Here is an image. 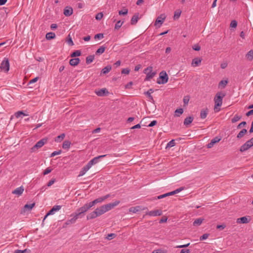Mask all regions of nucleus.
<instances>
[{
	"instance_id": "nucleus-1",
	"label": "nucleus",
	"mask_w": 253,
	"mask_h": 253,
	"mask_svg": "<svg viewBox=\"0 0 253 253\" xmlns=\"http://www.w3.org/2000/svg\"><path fill=\"white\" fill-rule=\"evenodd\" d=\"M106 212H107L106 210L103 205L97 208L94 211L88 214L86 216V218L87 220L92 219L102 215Z\"/></svg>"
},
{
	"instance_id": "nucleus-2",
	"label": "nucleus",
	"mask_w": 253,
	"mask_h": 253,
	"mask_svg": "<svg viewBox=\"0 0 253 253\" xmlns=\"http://www.w3.org/2000/svg\"><path fill=\"white\" fill-rule=\"evenodd\" d=\"M225 96V93L219 91L217 92L214 98V109L215 112L219 111L220 109H218L217 107H219L222 105L223 98Z\"/></svg>"
},
{
	"instance_id": "nucleus-3",
	"label": "nucleus",
	"mask_w": 253,
	"mask_h": 253,
	"mask_svg": "<svg viewBox=\"0 0 253 253\" xmlns=\"http://www.w3.org/2000/svg\"><path fill=\"white\" fill-rule=\"evenodd\" d=\"M92 206L90 203L85 204L83 206L77 210L75 213L80 217L82 218L85 214V213L88 211Z\"/></svg>"
},
{
	"instance_id": "nucleus-4",
	"label": "nucleus",
	"mask_w": 253,
	"mask_h": 253,
	"mask_svg": "<svg viewBox=\"0 0 253 253\" xmlns=\"http://www.w3.org/2000/svg\"><path fill=\"white\" fill-rule=\"evenodd\" d=\"M168 79L169 77L166 72L162 71L160 73L159 78L158 79L157 83L158 84H165L168 82Z\"/></svg>"
},
{
	"instance_id": "nucleus-5",
	"label": "nucleus",
	"mask_w": 253,
	"mask_h": 253,
	"mask_svg": "<svg viewBox=\"0 0 253 253\" xmlns=\"http://www.w3.org/2000/svg\"><path fill=\"white\" fill-rule=\"evenodd\" d=\"M144 73L146 74V81H149L153 78L156 75V73L152 72V67H148L144 70Z\"/></svg>"
},
{
	"instance_id": "nucleus-6",
	"label": "nucleus",
	"mask_w": 253,
	"mask_h": 253,
	"mask_svg": "<svg viewBox=\"0 0 253 253\" xmlns=\"http://www.w3.org/2000/svg\"><path fill=\"white\" fill-rule=\"evenodd\" d=\"M47 138H42L38 142L31 148L32 151L34 152L37 149L41 148L43 145L47 142Z\"/></svg>"
},
{
	"instance_id": "nucleus-7",
	"label": "nucleus",
	"mask_w": 253,
	"mask_h": 253,
	"mask_svg": "<svg viewBox=\"0 0 253 253\" xmlns=\"http://www.w3.org/2000/svg\"><path fill=\"white\" fill-rule=\"evenodd\" d=\"M0 69L5 72L9 70V62L7 58H4L0 64Z\"/></svg>"
},
{
	"instance_id": "nucleus-8",
	"label": "nucleus",
	"mask_w": 253,
	"mask_h": 253,
	"mask_svg": "<svg viewBox=\"0 0 253 253\" xmlns=\"http://www.w3.org/2000/svg\"><path fill=\"white\" fill-rule=\"evenodd\" d=\"M106 155H103L96 157L92 159V160H91L90 161H89V162L87 163V165L89 166L90 168H91L92 166L98 163L101 158H104L106 157Z\"/></svg>"
},
{
	"instance_id": "nucleus-9",
	"label": "nucleus",
	"mask_w": 253,
	"mask_h": 253,
	"mask_svg": "<svg viewBox=\"0 0 253 253\" xmlns=\"http://www.w3.org/2000/svg\"><path fill=\"white\" fill-rule=\"evenodd\" d=\"M71 217H72L71 219L67 220L65 224L66 225H70L71 224H73L76 222V220L80 217L75 212L71 215Z\"/></svg>"
},
{
	"instance_id": "nucleus-10",
	"label": "nucleus",
	"mask_w": 253,
	"mask_h": 253,
	"mask_svg": "<svg viewBox=\"0 0 253 253\" xmlns=\"http://www.w3.org/2000/svg\"><path fill=\"white\" fill-rule=\"evenodd\" d=\"M120 203L119 201H116L114 203H110L106 205H103L106 211H109L110 210L113 209L115 207L118 206Z\"/></svg>"
},
{
	"instance_id": "nucleus-11",
	"label": "nucleus",
	"mask_w": 253,
	"mask_h": 253,
	"mask_svg": "<svg viewBox=\"0 0 253 253\" xmlns=\"http://www.w3.org/2000/svg\"><path fill=\"white\" fill-rule=\"evenodd\" d=\"M166 18V16L165 15V14H161L156 19V20L155 22V25L156 26L158 24H160V25H162V24L164 23Z\"/></svg>"
},
{
	"instance_id": "nucleus-12",
	"label": "nucleus",
	"mask_w": 253,
	"mask_h": 253,
	"mask_svg": "<svg viewBox=\"0 0 253 253\" xmlns=\"http://www.w3.org/2000/svg\"><path fill=\"white\" fill-rule=\"evenodd\" d=\"M251 220V217L250 216H243L240 218H238L237 219V223H248Z\"/></svg>"
},
{
	"instance_id": "nucleus-13",
	"label": "nucleus",
	"mask_w": 253,
	"mask_h": 253,
	"mask_svg": "<svg viewBox=\"0 0 253 253\" xmlns=\"http://www.w3.org/2000/svg\"><path fill=\"white\" fill-rule=\"evenodd\" d=\"M251 142L247 141L245 143L242 145L240 149L241 152H245L253 146V144H251Z\"/></svg>"
},
{
	"instance_id": "nucleus-14",
	"label": "nucleus",
	"mask_w": 253,
	"mask_h": 253,
	"mask_svg": "<svg viewBox=\"0 0 253 253\" xmlns=\"http://www.w3.org/2000/svg\"><path fill=\"white\" fill-rule=\"evenodd\" d=\"M61 209V206L56 205V206H53L52 207V208L45 215L44 218H45L49 215L54 214L55 212L59 211Z\"/></svg>"
},
{
	"instance_id": "nucleus-15",
	"label": "nucleus",
	"mask_w": 253,
	"mask_h": 253,
	"mask_svg": "<svg viewBox=\"0 0 253 253\" xmlns=\"http://www.w3.org/2000/svg\"><path fill=\"white\" fill-rule=\"evenodd\" d=\"M146 214L151 216H159L162 214V211L159 210L151 211L146 212Z\"/></svg>"
},
{
	"instance_id": "nucleus-16",
	"label": "nucleus",
	"mask_w": 253,
	"mask_h": 253,
	"mask_svg": "<svg viewBox=\"0 0 253 253\" xmlns=\"http://www.w3.org/2000/svg\"><path fill=\"white\" fill-rule=\"evenodd\" d=\"M24 191V188L23 186H21L19 187H18L16 188L14 190H13L12 192V193L13 194L17 195L18 196H19L22 194Z\"/></svg>"
},
{
	"instance_id": "nucleus-17",
	"label": "nucleus",
	"mask_w": 253,
	"mask_h": 253,
	"mask_svg": "<svg viewBox=\"0 0 253 253\" xmlns=\"http://www.w3.org/2000/svg\"><path fill=\"white\" fill-rule=\"evenodd\" d=\"M95 93L98 96H105L106 94H108V91L106 88H103L97 91H95Z\"/></svg>"
},
{
	"instance_id": "nucleus-18",
	"label": "nucleus",
	"mask_w": 253,
	"mask_h": 253,
	"mask_svg": "<svg viewBox=\"0 0 253 253\" xmlns=\"http://www.w3.org/2000/svg\"><path fill=\"white\" fill-rule=\"evenodd\" d=\"M220 138L215 137L213 138L211 142L208 144L207 147L209 148H211L215 143L218 142L220 140Z\"/></svg>"
},
{
	"instance_id": "nucleus-19",
	"label": "nucleus",
	"mask_w": 253,
	"mask_h": 253,
	"mask_svg": "<svg viewBox=\"0 0 253 253\" xmlns=\"http://www.w3.org/2000/svg\"><path fill=\"white\" fill-rule=\"evenodd\" d=\"M73 10L71 7H66L64 10V14L66 16H69L73 14Z\"/></svg>"
},
{
	"instance_id": "nucleus-20",
	"label": "nucleus",
	"mask_w": 253,
	"mask_h": 253,
	"mask_svg": "<svg viewBox=\"0 0 253 253\" xmlns=\"http://www.w3.org/2000/svg\"><path fill=\"white\" fill-rule=\"evenodd\" d=\"M89 166L87 164L81 170L80 172V174L79 175V176H82L84 175L86 171H87L90 169Z\"/></svg>"
},
{
	"instance_id": "nucleus-21",
	"label": "nucleus",
	"mask_w": 253,
	"mask_h": 253,
	"mask_svg": "<svg viewBox=\"0 0 253 253\" xmlns=\"http://www.w3.org/2000/svg\"><path fill=\"white\" fill-rule=\"evenodd\" d=\"M202 61V59L200 58H195L193 59L192 65L194 67L199 66Z\"/></svg>"
},
{
	"instance_id": "nucleus-22",
	"label": "nucleus",
	"mask_w": 253,
	"mask_h": 253,
	"mask_svg": "<svg viewBox=\"0 0 253 253\" xmlns=\"http://www.w3.org/2000/svg\"><path fill=\"white\" fill-rule=\"evenodd\" d=\"M208 112H209V110L208 108H206L205 109H202L200 112L201 118L202 119H205L207 116Z\"/></svg>"
},
{
	"instance_id": "nucleus-23",
	"label": "nucleus",
	"mask_w": 253,
	"mask_h": 253,
	"mask_svg": "<svg viewBox=\"0 0 253 253\" xmlns=\"http://www.w3.org/2000/svg\"><path fill=\"white\" fill-rule=\"evenodd\" d=\"M80 60L79 58H75L70 59V64L72 66H76L80 63Z\"/></svg>"
},
{
	"instance_id": "nucleus-24",
	"label": "nucleus",
	"mask_w": 253,
	"mask_h": 253,
	"mask_svg": "<svg viewBox=\"0 0 253 253\" xmlns=\"http://www.w3.org/2000/svg\"><path fill=\"white\" fill-rule=\"evenodd\" d=\"M103 201H104V199H103V197H101L97 198V199H95L94 200H93V201L90 202L89 203H90L92 207H93L95 205H96L98 203H101Z\"/></svg>"
},
{
	"instance_id": "nucleus-25",
	"label": "nucleus",
	"mask_w": 253,
	"mask_h": 253,
	"mask_svg": "<svg viewBox=\"0 0 253 253\" xmlns=\"http://www.w3.org/2000/svg\"><path fill=\"white\" fill-rule=\"evenodd\" d=\"M139 19V13H135L131 19V24L132 25H135L138 21Z\"/></svg>"
},
{
	"instance_id": "nucleus-26",
	"label": "nucleus",
	"mask_w": 253,
	"mask_h": 253,
	"mask_svg": "<svg viewBox=\"0 0 253 253\" xmlns=\"http://www.w3.org/2000/svg\"><path fill=\"white\" fill-rule=\"evenodd\" d=\"M193 120H194V118L191 116H189V117L186 118L184 121V123H183L184 125L185 126L189 125L192 122Z\"/></svg>"
},
{
	"instance_id": "nucleus-27",
	"label": "nucleus",
	"mask_w": 253,
	"mask_h": 253,
	"mask_svg": "<svg viewBox=\"0 0 253 253\" xmlns=\"http://www.w3.org/2000/svg\"><path fill=\"white\" fill-rule=\"evenodd\" d=\"M35 205V203H34L31 204L25 205L23 208L24 211L25 212L26 211L31 210Z\"/></svg>"
},
{
	"instance_id": "nucleus-28",
	"label": "nucleus",
	"mask_w": 253,
	"mask_h": 253,
	"mask_svg": "<svg viewBox=\"0 0 253 253\" xmlns=\"http://www.w3.org/2000/svg\"><path fill=\"white\" fill-rule=\"evenodd\" d=\"M184 189V187H181L179 188H178L172 192H169V193H168V196H171V195H173L175 194H177V193H178L179 192H181L182 190H183Z\"/></svg>"
},
{
	"instance_id": "nucleus-29",
	"label": "nucleus",
	"mask_w": 253,
	"mask_h": 253,
	"mask_svg": "<svg viewBox=\"0 0 253 253\" xmlns=\"http://www.w3.org/2000/svg\"><path fill=\"white\" fill-rule=\"evenodd\" d=\"M111 69H112V67L111 65H108V66H106L102 70L101 74H106L109 73L110 71V70H111Z\"/></svg>"
},
{
	"instance_id": "nucleus-30",
	"label": "nucleus",
	"mask_w": 253,
	"mask_h": 253,
	"mask_svg": "<svg viewBox=\"0 0 253 253\" xmlns=\"http://www.w3.org/2000/svg\"><path fill=\"white\" fill-rule=\"evenodd\" d=\"M247 132V130L246 129H245V128L243 129L237 134V138L238 139H240V138H242Z\"/></svg>"
},
{
	"instance_id": "nucleus-31",
	"label": "nucleus",
	"mask_w": 253,
	"mask_h": 253,
	"mask_svg": "<svg viewBox=\"0 0 253 253\" xmlns=\"http://www.w3.org/2000/svg\"><path fill=\"white\" fill-rule=\"evenodd\" d=\"M246 57L249 61H252L253 60V50H250L246 55Z\"/></svg>"
},
{
	"instance_id": "nucleus-32",
	"label": "nucleus",
	"mask_w": 253,
	"mask_h": 253,
	"mask_svg": "<svg viewBox=\"0 0 253 253\" xmlns=\"http://www.w3.org/2000/svg\"><path fill=\"white\" fill-rule=\"evenodd\" d=\"M71 143L69 141L66 140L64 141L63 145H62V148L64 149H69L70 147Z\"/></svg>"
},
{
	"instance_id": "nucleus-33",
	"label": "nucleus",
	"mask_w": 253,
	"mask_h": 253,
	"mask_svg": "<svg viewBox=\"0 0 253 253\" xmlns=\"http://www.w3.org/2000/svg\"><path fill=\"white\" fill-rule=\"evenodd\" d=\"M203 220H204V219L202 218H197L193 222V225L194 226H199L202 224Z\"/></svg>"
},
{
	"instance_id": "nucleus-34",
	"label": "nucleus",
	"mask_w": 253,
	"mask_h": 253,
	"mask_svg": "<svg viewBox=\"0 0 253 253\" xmlns=\"http://www.w3.org/2000/svg\"><path fill=\"white\" fill-rule=\"evenodd\" d=\"M55 37V34L52 32H49L46 34L45 38L47 40H52L54 39Z\"/></svg>"
},
{
	"instance_id": "nucleus-35",
	"label": "nucleus",
	"mask_w": 253,
	"mask_h": 253,
	"mask_svg": "<svg viewBox=\"0 0 253 253\" xmlns=\"http://www.w3.org/2000/svg\"><path fill=\"white\" fill-rule=\"evenodd\" d=\"M106 47L104 46H101L96 51L95 53L96 55H100L103 53L105 50Z\"/></svg>"
},
{
	"instance_id": "nucleus-36",
	"label": "nucleus",
	"mask_w": 253,
	"mask_h": 253,
	"mask_svg": "<svg viewBox=\"0 0 253 253\" xmlns=\"http://www.w3.org/2000/svg\"><path fill=\"white\" fill-rule=\"evenodd\" d=\"M153 91L152 89H150L146 93L151 101H154L153 96L151 95V93H153Z\"/></svg>"
},
{
	"instance_id": "nucleus-37",
	"label": "nucleus",
	"mask_w": 253,
	"mask_h": 253,
	"mask_svg": "<svg viewBox=\"0 0 253 253\" xmlns=\"http://www.w3.org/2000/svg\"><path fill=\"white\" fill-rule=\"evenodd\" d=\"M81 55V51L79 50H75L71 54L70 56L71 57H75L79 56Z\"/></svg>"
},
{
	"instance_id": "nucleus-38",
	"label": "nucleus",
	"mask_w": 253,
	"mask_h": 253,
	"mask_svg": "<svg viewBox=\"0 0 253 253\" xmlns=\"http://www.w3.org/2000/svg\"><path fill=\"white\" fill-rule=\"evenodd\" d=\"M65 135L64 133H62L61 134L58 135L57 137H56L55 139V141L56 142H60L62 141L65 137Z\"/></svg>"
},
{
	"instance_id": "nucleus-39",
	"label": "nucleus",
	"mask_w": 253,
	"mask_h": 253,
	"mask_svg": "<svg viewBox=\"0 0 253 253\" xmlns=\"http://www.w3.org/2000/svg\"><path fill=\"white\" fill-rule=\"evenodd\" d=\"M94 55L88 56L86 58V63L87 64H89V63H91L93 61V60H94Z\"/></svg>"
},
{
	"instance_id": "nucleus-40",
	"label": "nucleus",
	"mask_w": 253,
	"mask_h": 253,
	"mask_svg": "<svg viewBox=\"0 0 253 253\" xmlns=\"http://www.w3.org/2000/svg\"><path fill=\"white\" fill-rule=\"evenodd\" d=\"M228 83L226 80H222L219 83V86L222 88H224Z\"/></svg>"
},
{
	"instance_id": "nucleus-41",
	"label": "nucleus",
	"mask_w": 253,
	"mask_h": 253,
	"mask_svg": "<svg viewBox=\"0 0 253 253\" xmlns=\"http://www.w3.org/2000/svg\"><path fill=\"white\" fill-rule=\"evenodd\" d=\"M139 210V207L136 206L135 207H131L129 209V211L133 213H136Z\"/></svg>"
},
{
	"instance_id": "nucleus-42",
	"label": "nucleus",
	"mask_w": 253,
	"mask_h": 253,
	"mask_svg": "<svg viewBox=\"0 0 253 253\" xmlns=\"http://www.w3.org/2000/svg\"><path fill=\"white\" fill-rule=\"evenodd\" d=\"M183 112V109L179 108L177 109L175 111V116L177 117H179Z\"/></svg>"
},
{
	"instance_id": "nucleus-43",
	"label": "nucleus",
	"mask_w": 253,
	"mask_h": 253,
	"mask_svg": "<svg viewBox=\"0 0 253 253\" xmlns=\"http://www.w3.org/2000/svg\"><path fill=\"white\" fill-rule=\"evenodd\" d=\"M241 118V116H238L237 115H235L234 117L232 119L231 122L232 123H234L237 121H238L239 120H240Z\"/></svg>"
},
{
	"instance_id": "nucleus-44",
	"label": "nucleus",
	"mask_w": 253,
	"mask_h": 253,
	"mask_svg": "<svg viewBox=\"0 0 253 253\" xmlns=\"http://www.w3.org/2000/svg\"><path fill=\"white\" fill-rule=\"evenodd\" d=\"M181 13V11L180 10H176L174 12V17H173L174 19H178L180 17Z\"/></svg>"
},
{
	"instance_id": "nucleus-45",
	"label": "nucleus",
	"mask_w": 253,
	"mask_h": 253,
	"mask_svg": "<svg viewBox=\"0 0 253 253\" xmlns=\"http://www.w3.org/2000/svg\"><path fill=\"white\" fill-rule=\"evenodd\" d=\"M30 252V251L27 249L24 250H16L14 251V253H29Z\"/></svg>"
},
{
	"instance_id": "nucleus-46",
	"label": "nucleus",
	"mask_w": 253,
	"mask_h": 253,
	"mask_svg": "<svg viewBox=\"0 0 253 253\" xmlns=\"http://www.w3.org/2000/svg\"><path fill=\"white\" fill-rule=\"evenodd\" d=\"M123 22H121L120 20L118 21L115 24V29H119L122 25Z\"/></svg>"
},
{
	"instance_id": "nucleus-47",
	"label": "nucleus",
	"mask_w": 253,
	"mask_h": 253,
	"mask_svg": "<svg viewBox=\"0 0 253 253\" xmlns=\"http://www.w3.org/2000/svg\"><path fill=\"white\" fill-rule=\"evenodd\" d=\"M175 145L174 140L172 139L170 140L167 144V147H171Z\"/></svg>"
},
{
	"instance_id": "nucleus-48",
	"label": "nucleus",
	"mask_w": 253,
	"mask_h": 253,
	"mask_svg": "<svg viewBox=\"0 0 253 253\" xmlns=\"http://www.w3.org/2000/svg\"><path fill=\"white\" fill-rule=\"evenodd\" d=\"M116 236V235L114 233H111L108 234L107 236L106 237V239H107L108 240H110L113 238H114Z\"/></svg>"
},
{
	"instance_id": "nucleus-49",
	"label": "nucleus",
	"mask_w": 253,
	"mask_h": 253,
	"mask_svg": "<svg viewBox=\"0 0 253 253\" xmlns=\"http://www.w3.org/2000/svg\"><path fill=\"white\" fill-rule=\"evenodd\" d=\"M67 42L70 45L72 46L74 45V42H73L72 40V38H71L70 35H68V39L67 40Z\"/></svg>"
},
{
	"instance_id": "nucleus-50",
	"label": "nucleus",
	"mask_w": 253,
	"mask_h": 253,
	"mask_svg": "<svg viewBox=\"0 0 253 253\" xmlns=\"http://www.w3.org/2000/svg\"><path fill=\"white\" fill-rule=\"evenodd\" d=\"M61 152H62L61 150L54 151L53 152H52L51 154L50 157H53L56 155H59L61 153Z\"/></svg>"
},
{
	"instance_id": "nucleus-51",
	"label": "nucleus",
	"mask_w": 253,
	"mask_h": 253,
	"mask_svg": "<svg viewBox=\"0 0 253 253\" xmlns=\"http://www.w3.org/2000/svg\"><path fill=\"white\" fill-rule=\"evenodd\" d=\"M209 236V234L205 233V234H203L202 236L200 237V240L203 241L204 240H206L208 238Z\"/></svg>"
},
{
	"instance_id": "nucleus-52",
	"label": "nucleus",
	"mask_w": 253,
	"mask_h": 253,
	"mask_svg": "<svg viewBox=\"0 0 253 253\" xmlns=\"http://www.w3.org/2000/svg\"><path fill=\"white\" fill-rule=\"evenodd\" d=\"M104 38V35L102 33H99L95 35V39H103Z\"/></svg>"
},
{
	"instance_id": "nucleus-53",
	"label": "nucleus",
	"mask_w": 253,
	"mask_h": 253,
	"mask_svg": "<svg viewBox=\"0 0 253 253\" xmlns=\"http://www.w3.org/2000/svg\"><path fill=\"white\" fill-rule=\"evenodd\" d=\"M127 12H128L127 9L126 8H125L122 10H120L119 11V15H126V14H127Z\"/></svg>"
},
{
	"instance_id": "nucleus-54",
	"label": "nucleus",
	"mask_w": 253,
	"mask_h": 253,
	"mask_svg": "<svg viewBox=\"0 0 253 253\" xmlns=\"http://www.w3.org/2000/svg\"><path fill=\"white\" fill-rule=\"evenodd\" d=\"M103 16V14L101 12H100V13H98L96 16H95V18L96 20H101L102 17Z\"/></svg>"
},
{
	"instance_id": "nucleus-55",
	"label": "nucleus",
	"mask_w": 253,
	"mask_h": 253,
	"mask_svg": "<svg viewBox=\"0 0 253 253\" xmlns=\"http://www.w3.org/2000/svg\"><path fill=\"white\" fill-rule=\"evenodd\" d=\"M237 26V22L236 20H232L230 23V27L236 28Z\"/></svg>"
},
{
	"instance_id": "nucleus-56",
	"label": "nucleus",
	"mask_w": 253,
	"mask_h": 253,
	"mask_svg": "<svg viewBox=\"0 0 253 253\" xmlns=\"http://www.w3.org/2000/svg\"><path fill=\"white\" fill-rule=\"evenodd\" d=\"M192 48L194 50L199 51L201 49V47L198 44H194Z\"/></svg>"
},
{
	"instance_id": "nucleus-57",
	"label": "nucleus",
	"mask_w": 253,
	"mask_h": 253,
	"mask_svg": "<svg viewBox=\"0 0 253 253\" xmlns=\"http://www.w3.org/2000/svg\"><path fill=\"white\" fill-rule=\"evenodd\" d=\"M22 114H23V111H19L16 112L14 114V116H15L16 118H18L19 117H20L21 116V115H22Z\"/></svg>"
},
{
	"instance_id": "nucleus-58",
	"label": "nucleus",
	"mask_w": 253,
	"mask_h": 253,
	"mask_svg": "<svg viewBox=\"0 0 253 253\" xmlns=\"http://www.w3.org/2000/svg\"><path fill=\"white\" fill-rule=\"evenodd\" d=\"M246 122H241L240 124H239L238 126H237V129H240L242 127L245 126L246 125Z\"/></svg>"
},
{
	"instance_id": "nucleus-59",
	"label": "nucleus",
	"mask_w": 253,
	"mask_h": 253,
	"mask_svg": "<svg viewBox=\"0 0 253 253\" xmlns=\"http://www.w3.org/2000/svg\"><path fill=\"white\" fill-rule=\"evenodd\" d=\"M129 70L127 68H125L122 70V73L123 74L127 75L129 74Z\"/></svg>"
},
{
	"instance_id": "nucleus-60",
	"label": "nucleus",
	"mask_w": 253,
	"mask_h": 253,
	"mask_svg": "<svg viewBox=\"0 0 253 253\" xmlns=\"http://www.w3.org/2000/svg\"><path fill=\"white\" fill-rule=\"evenodd\" d=\"M157 123V121H156V120H154L153 121H152L148 126L149 127H152L153 126H154L155 125H156Z\"/></svg>"
},
{
	"instance_id": "nucleus-61",
	"label": "nucleus",
	"mask_w": 253,
	"mask_h": 253,
	"mask_svg": "<svg viewBox=\"0 0 253 253\" xmlns=\"http://www.w3.org/2000/svg\"><path fill=\"white\" fill-rule=\"evenodd\" d=\"M52 170V169L50 168H47L43 172V174L46 175L50 173Z\"/></svg>"
},
{
	"instance_id": "nucleus-62",
	"label": "nucleus",
	"mask_w": 253,
	"mask_h": 253,
	"mask_svg": "<svg viewBox=\"0 0 253 253\" xmlns=\"http://www.w3.org/2000/svg\"><path fill=\"white\" fill-rule=\"evenodd\" d=\"M167 220H168V218L167 217H163L160 219L159 223H162L166 222H167Z\"/></svg>"
},
{
	"instance_id": "nucleus-63",
	"label": "nucleus",
	"mask_w": 253,
	"mask_h": 253,
	"mask_svg": "<svg viewBox=\"0 0 253 253\" xmlns=\"http://www.w3.org/2000/svg\"><path fill=\"white\" fill-rule=\"evenodd\" d=\"M225 227H226V226L224 224L217 225L216 226V228L220 229V230H223L225 228Z\"/></svg>"
},
{
	"instance_id": "nucleus-64",
	"label": "nucleus",
	"mask_w": 253,
	"mask_h": 253,
	"mask_svg": "<svg viewBox=\"0 0 253 253\" xmlns=\"http://www.w3.org/2000/svg\"><path fill=\"white\" fill-rule=\"evenodd\" d=\"M38 79H39V77H36V78H34L33 79L31 80V81H30L29 84H31L35 83L38 81Z\"/></svg>"
}]
</instances>
